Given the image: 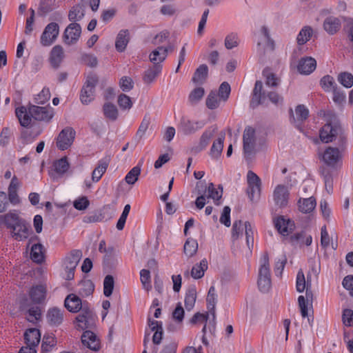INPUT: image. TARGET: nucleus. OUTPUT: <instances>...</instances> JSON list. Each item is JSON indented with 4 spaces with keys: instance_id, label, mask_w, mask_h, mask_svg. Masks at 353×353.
<instances>
[{
    "instance_id": "1",
    "label": "nucleus",
    "mask_w": 353,
    "mask_h": 353,
    "mask_svg": "<svg viewBox=\"0 0 353 353\" xmlns=\"http://www.w3.org/2000/svg\"><path fill=\"white\" fill-rule=\"evenodd\" d=\"M257 283L259 290L262 292H268L271 288L272 281L269 256L267 253H263L259 260Z\"/></svg>"
},
{
    "instance_id": "2",
    "label": "nucleus",
    "mask_w": 353,
    "mask_h": 353,
    "mask_svg": "<svg viewBox=\"0 0 353 353\" xmlns=\"http://www.w3.org/2000/svg\"><path fill=\"white\" fill-rule=\"evenodd\" d=\"M81 258L82 252L80 250H73L65 256L62 265L64 270L63 277L65 280L74 279L76 268Z\"/></svg>"
},
{
    "instance_id": "3",
    "label": "nucleus",
    "mask_w": 353,
    "mask_h": 353,
    "mask_svg": "<svg viewBox=\"0 0 353 353\" xmlns=\"http://www.w3.org/2000/svg\"><path fill=\"white\" fill-rule=\"evenodd\" d=\"M97 82L98 77L96 74L90 73L88 74L80 94L82 103L87 105L94 99L95 86Z\"/></svg>"
},
{
    "instance_id": "4",
    "label": "nucleus",
    "mask_w": 353,
    "mask_h": 353,
    "mask_svg": "<svg viewBox=\"0 0 353 353\" xmlns=\"http://www.w3.org/2000/svg\"><path fill=\"white\" fill-rule=\"evenodd\" d=\"M70 168L68 158L63 157L52 163L48 170V175L53 181H57L63 176Z\"/></svg>"
},
{
    "instance_id": "5",
    "label": "nucleus",
    "mask_w": 353,
    "mask_h": 353,
    "mask_svg": "<svg viewBox=\"0 0 353 353\" xmlns=\"http://www.w3.org/2000/svg\"><path fill=\"white\" fill-rule=\"evenodd\" d=\"M247 182L248 196L250 200L253 201L255 197L259 196L261 194V181L254 172L250 170L247 174Z\"/></svg>"
},
{
    "instance_id": "6",
    "label": "nucleus",
    "mask_w": 353,
    "mask_h": 353,
    "mask_svg": "<svg viewBox=\"0 0 353 353\" xmlns=\"http://www.w3.org/2000/svg\"><path fill=\"white\" fill-rule=\"evenodd\" d=\"M205 125V123L203 121H194L183 117L177 128L179 132H182L185 135H190L203 128Z\"/></svg>"
},
{
    "instance_id": "7",
    "label": "nucleus",
    "mask_w": 353,
    "mask_h": 353,
    "mask_svg": "<svg viewBox=\"0 0 353 353\" xmlns=\"http://www.w3.org/2000/svg\"><path fill=\"white\" fill-rule=\"evenodd\" d=\"M243 151L245 157L248 159L252 154L255 145V130L252 127L245 128L243 132Z\"/></svg>"
},
{
    "instance_id": "8",
    "label": "nucleus",
    "mask_w": 353,
    "mask_h": 353,
    "mask_svg": "<svg viewBox=\"0 0 353 353\" xmlns=\"http://www.w3.org/2000/svg\"><path fill=\"white\" fill-rule=\"evenodd\" d=\"M75 131L70 127L61 130L57 139V146L61 150H67L72 144Z\"/></svg>"
},
{
    "instance_id": "9",
    "label": "nucleus",
    "mask_w": 353,
    "mask_h": 353,
    "mask_svg": "<svg viewBox=\"0 0 353 353\" xmlns=\"http://www.w3.org/2000/svg\"><path fill=\"white\" fill-rule=\"evenodd\" d=\"M77 327L81 330H86L92 327L94 323V317L92 310L88 307H83L81 312L77 316Z\"/></svg>"
},
{
    "instance_id": "10",
    "label": "nucleus",
    "mask_w": 353,
    "mask_h": 353,
    "mask_svg": "<svg viewBox=\"0 0 353 353\" xmlns=\"http://www.w3.org/2000/svg\"><path fill=\"white\" fill-rule=\"evenodd\" d=\"M290 192L288 187L284 185H278L273 192V200L276 206L284 208L288 203Z\"/></svg>"
},
{
    "instance_id": "11",
    "label": "nucleus",
    "mask_w": 353,
    "mask_h": 353,
    "mask_svg": "<svg viewBox=\"0 0 353 353\" xmlns=\"http://www.w3.org/2000/svg\"><path fill=\"white\" fill-rule=\"evenodd\" d=\"M31 232L30 225L23 219L11 230V234L15 240L23 241L28 239Z\"/></svg>"
},
{
    "instance_id": "12",
    "label": "nucleus",
    "mask_w": 353,
    "mask_h": 353,
    "mask_svg": "<svg viewBox=\"0 0 353 353\" xmlns=\"http://www.w3.org/2000/svg\"><path fill=\"white\" fill-rule=\"evenodd\" d=\"M274 225L278 232L283 236H288L295 228L293 221L279 216L274 220Z\"/></svg>"
},
{
    "instance_id": "13",
    "label": "nucleus",
    "mask_w": 353,
    "mask_h": 353,
    "mask_svg": "<svg viewBox=\"0 0 353 353\" xmlns=\"http://www.w3.org/2000/svg\"><path fill=\"white\" fill-rule=\"evenodd\" d=\"M81 28L79 23H72L65 30L64 42L67 44L75 43L80 37Z\"/></svg>"
},
{
    "instance_id": "14",
    "label": "nucleus",
    "mask_w": 353,
    "mask_h": 353,
    "mask_svg": "<svg viewBox=\"0 0 353 353\" xmlns=\"http://www.w3.org/2000/svg\"><path fill=\"white\" fill-rule=\"evenodd\" d=\"M87 303H83L81 299L74 294H68L64 301L65 308L70 312L77 313L83 307H86Z\"/></svg>"
},
{
    "instance_id": "15",
    "label": "nucleus",
    "mask_w": 353,
    "mask_h": 353,
    "mask_svg": "<svg viewBox=\"0 0 353 353\" xmlns=\"http://www.w3.org/2000/svg\"><path fill=\"white\" fill-rule=\"evenodd\" d=\"M83 345L88 348L97 351L100 349V340L92 331L85 330L81 336Z\"/></svg>"
},
{
    "instance_id": "16",
    "label": "nucleus",
    "mask_w": 353,
    "mask_h": 353,
    "mask_svg": "<svg viewBox=\"0 0 353 353\" xmlns=\"http://www.w3.org/2000/svg\"><path fill=\"white\" fill-rule=\"evenodd\" d=\"M64 311L60 308L54 307L48 310L46 317L48 323L51 326H58L62 323L63 321Z\"/></svg>"
},
{
    "instance_id": "17",
    "label": "nucleus",
    "mask_w": 353,
    "mask_h": 353,
    "mask_svg": "<svg viewBox=\"0 0 353 353\" xmlns=\"http://www.w3.org/2000/svg\"><path fill=\"white\" fill-rule=\"evenodd\" d=\"M295 113L296 117L294 116L292 110H290L291 121L298 129H301L302 123L308 117L309 111L305 105H299L295 109Z\"/></svg>"
},
{
    "instance_id": "18",
    "label": "nucleus",
    "mask_w": 353,
    "mask_h": 353,
    "mask_svg": "<svg viewBox=\"0 0 353 353\" xmlns=\"http://www.w3.org/2000/svg\"><path fill=\"white\" fill-rule=\"evenodd\" d=\"M341 158V152L337 148L328 147L322 155L323 161L329 166H334Z\"/></svg>"
},
{
    "instance_id": "19",
    "label": "nucleus",
    "mask_w": 353,
    "mask_h": 353,
    "mask_svg": "<svg viewBox=\"0 0 353 353\" xmlns=\"http://www.w3.org/2000/svg\"><path fill=\"white\" fill-rule=\"evenodd\" d=\"M266 94L263 91V83L261 81H256L252 92L251 100V105L252 107L257 106L260 104L265 103Z\"/></svg>"
},
{
    "instance_id": "20",
    "label": "nucleus",
    "mask_w": 353,
    "mask_h": 353,
    "mask_svg": "<svg viewBox=\"0 0 353 353\" xmlns=\"http://www.w3.org/2000/svg\"><path fill=\"white\" fill-rule=\"evenodd\" d=\"M15 114L21 126L29 128L32 125L33 119L30 114L28 106L21 105L17 108Z\"/></svg>"
},
{
    "instance_id": "21",
    "label": "nucleus",
    "mask_w": 353,
    "mask_h": 353,
    "mask_svg": "<svg viewBox=\"0 0 353 353\" xmlns=\"http://www.w3.org/2000/svg\"><path fill=\"white\" fill-rule=\"evenodd\" d=\"M316 67V60L311 57H306L299 60L297 68L301 74H310L315 70Z\"/></svg>"
},
{
    "instance_id": "22",
    "label": "nucleus",
    "mask_w": 353,
    "mask_h": 353,
    "mask_svg": "<svg viewBox=\"0 0 353 353\" xmlns=\"http://www.w3.org/2000/svg\"><path fill=\"white\" fill-rule=\"evenodd\" d=\"M148 325L152 332H154L152 336V341L154 344H159L162 339L163 327L161 321L148 319Z\"/></svg>"
},
{
    "instance_id": "23",
    "label": "nucleus",
    "mask_w": 353,
    "mask_h": 353,
    "mask_svg": "<svg viewBox=\"0 0 353 353\" xmlns=\"http://www.w3.org/2000/svg\"><path fill=\"white\" fill-rule=\"evenodd\" d=\"M26 345L37 347L41 341V333L38 329L30 328L24 333Z\"/></svg>"
},
{
    "instance_id": "24",
    "label": "nucleus",
    "mask_w": 353,
    "mask_h": 353,
    "mask_svg": "<svg viewBox=\"0 0 353 353\" xmlns=\"http://www.w3.org/2000/svg\"><path fill=\"white\" fill-rule=\"evenodd\" d=\"M336 134V130L331 123L324 125L320 130L319 137L324 143L332 142Z\"/></svg>"
},
{
    "instance_id": "25",
    "label": "nucleus",
    "mask_w": 353,
    "mask_h": 353,
    "mask_svg": "<svg viewBox=\"0 0 353 353\" xmlns=\"http://www.w3.org/2000/svg\"><path fill=\"white\" fill-rule=\"evenodd\" d=\"M297 205L300 212L304 214H308L314 210L316 202L314 196L305 199L300 198Z\"/></svg>"
},
{
    "instance_id": "26",
    "label": "nucleus",
    "mask_w": 353,
    "mask_h": 353,
    "mask_svg": "<svg viewBox=\"0 0 353 353\" xmlns=\"http://www.w3.org/2000/svg\"><path fill=\"white\" fill-rule=\"evenodd\" d=\"M340 20L334 17H327L323 23V28L329 34H336L341 28Z\"/></svg>"
},
{
    "instance_id": "27",
    "label": "nucleus",
    "mask_w": 353,
    "mask_h": 353,
    "mask_svg": "<svg viewBox=\"0 0 353 353\" xmlns=\"http://www.w3.org/2000/svg\"><path fill=\"white\" fill-rule=\"evenodd\" d=\"M59 27L57 23L52 22L46 26V46L52 44L57 38Z\"/></svg>"
},
{
    "instance_id": "28",
    "label": "nucleus",
    "mask_w": 353,
    "mask_h": 353,
    "mask_svg": "<svg viewBox=\"0 0 353 353\" xmlns=\"http://www.w3.org/2000/svg\"><path fill=\"white\" fill-rule=\"evenodd\" d=\"M30 296L34 304H41L44 300V286L38 285L32 287L30 291Z\"/></svg>"
},
{
    "instance_id": "29",
    "label": "nucleus",
    "mask_w": 353,
    "mask_h": 353,
    "mask_svg": "<svg viewBox=\"0 0 353 353\" xmlns=\"http://www.w3.org/2000/svg\"><path fill=\"white\" fill-rule=\"evenodd\" d=\"M108 160L107 159H101L97 166L93 170L92 174V179L94 182H98L103 174L105 172L108 167Z\"/></svg>"
},
{
    "instance_id": "30",
    "label": "nucleus",
    "mask_w": 353,
    "mask_h": 353,
    "mask_svg": "<svg viewBox=\"0 0 353 353\" xmlns=\"http://www.w3.org/2000/svg\"><path fill=\"white\" fill-rule=\"evenodd\" d=\"M130 37L127 30H121L116 39L115 48L117 51L123 52L125 50L128 42Z\"/></svg>"
},
{
    "instance_id": "31",
    "label": "nucleus",
    "mask_w": 353,
    "mask_h": 353,
    "mask_svg": "<svg viewBox=\"0 0 353 353\" xmlns=\"http://www.w3.org/2000/svg\"><path fill=\"white\" fill-rule=\"evenodd\" d=\"M63 58V50L62 47L60 46H55L52 48L49 58L51 65L54 68L58 67L61 63Z\"/></svg>"
},
{
    "instance_id": "32",
    "label": "nucleus",
    "mask_w": 353,
    "mask_h": 353,
    "mask_svg": "<svg viewBox=\"0 0 353 353\" xmlns=\"http://www.w3.org/2000/svg\"><path fill=\"white\" fill-rule=\"evenodd\" d=\"M223 194V188L219 187L216 188L214 185L212 183H210L208 185L207 189V195L206 197L208 199H212L214 201L215 205H219V200L221 199Z\"/></svg>"
},
{
    "instance_id": "33",
    "label": "nucleus",
    "mask_w": 353,
    "mask_h": 353,
    "mask_svg": "<svg viewBox=\"0 0 353 353\" xmlns=\"http://www.w3.org/2000/svg\"><path fill=\"white\" fill-rule=\"evenodd\" d=\"M208 267V261L205 259H202L199 263L195 264L191 270V276L195 279H199L204 276L205 272Z\"/></svg>"
},
{
    "instance_id": "34",
    "label": "nucleus",
    "mask_w": 353,
    "mask_h": 353,
    "mask_svg": "<svg viewBox=\"0 0 353 353\" xmlns=\"http://www.w3.org/2000/svg\"><path fill=\"white\" fill-rule=\"evenodd\" d=\"M168 49L163 47H158L150 54V61L154 64L163 61L168 55Z\"/></svg>"
},
{
    "instance_id": "35",
    "label": "nucleus",
    "mask_w": 353,
    "mask_h": 353,
    "mask_svg": "<svg viewBox=\"0 0 353 353\" xmlns=\"http://www.w3.org/2000/svg\"><path fill=\"white\" fill-rule=\"evenodd\" d=\"M208 73V68L205 64H202L194 72L192 81L196 84H202Z\"/></svg>"
},
{
    "instance_id": "36",
    "label": "nucleus",
    "mask_w": 353,
    "mask_h": 353,
    "mask_svg": "<svg viewBox=\"0 0 353 353\" xmlns=\"http://www.w3.org/2000/svg\"><path fill=\"white\" fill-rule=\"evenodd\" d=\"M31 259L37 263H41L44 260V252L41 243H35L32 246L30 251Z\"/></svg>"
},
{
    "instance_id": "37",
    "label": "nucleus",
    "mask_w": 353,
    "mask_h": 353,
    "mask_svg": "<svg viewBox=\"0 0 353 353\" xmlns=\"http://www.w3.org/2000/svg\"><path fill=\"white\" fill-rule=\"evenodd\" d=\"M207 307L210 313L214 317L215 306L216 304V294L215 288L211 286L209 289L208 296L206 298Z\"/></svg>"
},
{
    "instance_id": "38",
    "label": "nucleus",
    "mask_w": 353,
    "mask_h": 353,
    "mask_svg": "<svg viewBox=\"0 0 353 353\" xmlns=\"http://www.w3.org/2000/svg\"><path fill=\"white\" fill-rule=\"evenodd\" d=\"M313 34V29L308 26H304L297 35L296 41L299 46L306 43Z\"/></svg>"
},
{
    "instance_id": "39",
    "label": "nucleus",
    "mask_w": 353,
    "mask_h": 353,
    "mask_svg": "<svg viewBox=\"0 0 353 353\" xmlns=\"http://www.w3.org/2000/svg\"><path fill=\"white\" fill-rule=\"evenodd\" d=\"M85 15V8L83 5L74 6L69 12L68 18L71 21H80Z\"/></svg>"
},
{
    "instance_id": "40",
    "label": "nucleus",
    "mask_w": 353,
    "mask_h": 353,
    "mask_svg": "<svg viewBox=\"0 0 353 353\" xmlns=\"http://www.w3.org/2000/svg\"><path fill=\"white\" fill-rule=\"evenodd\" d=\"M224 139L225 134H221L213 142L210 149V155L212 157L218 158L221 155L223 148Z\"/></svg>"
},
{
    "instance_id": "41",
    "label": "nucleus",
    "mask_w": 353,
    "mask_h": 353,
    "mask_svg": "<svg viewBox=\"0 0 353 353\" xmlns=\"http://www.w3.org/2000/svg\"><path fill=\"white\" fill-rule=\"evenodd\" d=\"M4 224L10 230H12L23 219L20 218L17 214L9 212L2 216Z\"/></svg>"
},
{
    "instance_id": "42",
    "label": "nucleus",
    "mask_w": 353,
    "mask_h": 353,
    "mask_svg": "<svg viewBox=\"0 0 353 353\" xmlns=\"http://www.w3.org/2000/svg\"><path fill=\"white\" fill-rule=\"evenodd\" d=\"M197 250V241L191 238L188 239L183 246V252L188 257H192L196 253Z\"/></svg>"
},
{
    "instance_id": "43",
    "label": "nucleus",
    "mask_w": 353,
    "mask_h": 353,
    "mask_svg": "<svg viewBox=\"0 0 353 353\" xmlns=\"http://www.w3.org/2000/svg\"><path fill=\"white\" fill-rule=\"evenodd\" d=\"M94 290V285L90 280H85L80 283L79 294L82 296L91 295Z\"/></svg>"
},
{
    "instance_id": "44",
    "label": "nucleus",
    "mask_w": 353,
    "mask_h": 353,
    "mask_svg": "<svg viewBox=\"0 0 353 353\" xmlns=\"http://www.w3.org/2000/svg\"><path fill=\"white\" fill-rule=\"evenodd\" d=\"M141 166L140 163H139L137 165L132 168L128 172L125 177V180L128 184L133 185L137 181L139 176L141 174Z\"/></svg>"
},
{
    "instance_id": "45",
    "label": "nucleus",
    "mask_w": 353,
    "mask_h": 353,
    "mask_svg": "<svg viewBox=\"0 0 353 353\" xmlns=\"http://www.w3.org/2000/svg\"><path fill=\"white\" fill-rule=\"evenodd\" d=\"M29 112L33 120L42 121L44 119V107L29 104Z\"/></svg>"
},
{
    "instance_id": "46",
    "label": "nucleus",
    "mask_w": 353,
    "mask_h": 353,
    "mask_svg": "<svg viewBox=\"0 0 353 353\" xmlns=\"http://www.w3.org/2000/svg\"><path fill=\"white\" fill-rule=\"evenodd\" d=\"M196 299V292L194 289L189 290L185 296V307L188 311H190L194 306Z\"/></svg>"
},
{
    "instance_id": "47",
    "label": "nucleus",
    "mask_w": 353,
    "mask_h": 353,
    "mask_svg": "<svg viewBox=\"0 0 353 353\" xmlns=\"http://www.w3.org/2000/svg\"><path fill=\"white\" fill-rule=\"evenodd\" d=\"M140 280L144 290L149 292L152 289L150 272L148 270L140 271Z\"/></svg>"
},
{
    "instance_id": "48",
    "label": "nucleus",
    "mask_w": 353,
    "mask_h": 353,
    "mask_svg": "<svg viewBox=\"0 0 353 353\" xmlns=\"http://www.w3.org/2000/svg\"><path fill=\"white\" fill-rule=\"evenodd\" d=\"M103 113L105 117L112 121L116 120L118 117V110L116 106L109 103L104 104Z\"/></svg>"
},
{
    "instance_id": "49",
    "label": "nucleus",
    "mask_w": 353,
    "mask_h": 353,
    "mask_svg": "<svg viewBox=\"0 0 353 353\" xmlns=\"http://www.w3.org/2000/svg\"><path fill=\"white\" fill-rule=\"evenodd\" d=\"M338 81L344 87L350 88L353 85V75L347 72H341L338 76Z\"/></svg>"
},
{
    "instance_id": "50",
    "label": "nucleus",
    "mask_w": 353,
    "mask_h": 353,
    "mask_svg": "<svg viewBox=\"0 0 353 353\" xmlns=\"http://www.w3.org/2000/svg\"><path fill=\"white\" fill-rule=\"evenodd\" d=\"M161 66L158 65H155L152 68L148 70L143 77L144 81L148 83L152 82L161 72Z\"/></svg>"
},
{
    "instance_id": "51",
    "label": "nucleus",
    "mask_w": 353,
    "mask_h": 353,
    "mask_svg": "<svg viewBox=\"0 0 353 353\" xmlns=\"http://www.w3.org/2000/svg\"><path fill=\"white\" fill-rule=\"evenodd\" d=\"M41 317V309L39 306H31L26 316L28 321L34 323Z\"/></svg>"
},
{
    "instance_id": "52",
    "label": "nucleus",
    "mask_w": 353,
    "mask_h": 353,
    "mask_svg": "<svg viewBox=\"0 0 353 353\" xmlns=\"http://www.w3.org/2000/svg\"><path fill=\"white\" fill-rule=\"evenodd\" d=\"M114 278L111 275H107L103 281V294L108 297L112 294L114 289Z\"/></svg>"
},
{
    "instance_id": "53",
    "label": "nucleus",
    "mask_w": 353,
    "mask_h": 353,
    "mask_svg": "<svg viewBox=\"0 0 353 353\" xmlns=\"http://www.w3.org/2000/svg\"><path fill=\"white\" fill-rule=\"evenodd\" d=\"M150 123V117L149 115L145 114L144 117L143 118L141 123L137 131L136 137H139V139H141L145 133L146 132L149 125Z\"/></svg>"
},
{
    "instance_id": "54",
    "label": "nucleus",
    "mask_w": 353,
    "mask_h": 353,
    "mask_svg": "<svg viewBox=\"0 0 353 353\" xmlns=\"http://www.w3.org/2000/svg\"><path fill=\"white\" fill-rule=\"evenodd\" d=\"M320 84L321 88L325 91V92H330L332 89H334V79L330 75H325L323 77L321 78L320 81Z\"/></svg>"
},
{
    "instance_id": "55",
    "label": "nucleus",
    "mask_w": 353,
    "mask_h": 353,
    "mask_svg": "<svg viewBox=\"0 0 353 353\" xmlns=\"http://www.w3.org/2000/svg\"><path fill=\"white\" fill-rule=\"evenodd\" d=\"M244 228L245 231L246 243L249 248L253 247L254 245V230L251 224L248 221L244 223Z\"/></svg>"
},
{
    "instance_id": "56",
    "label": "nucleus",
    "mask_w": 353,
    "mask_h": 353,
    "mask_svg": "<svg viewBox=\"0 0 353 353\" xmlns=\"http://www.w3.org/2000/svg\"><path fill=\"white\" fill-rule=\"evenodd\" d=\"M296 288L299 292H303L306 289V293H307L305 276L301 270L298 272L296 275Z\"/></svg>"
},
{
    "instance_id": "57",
    "label": "nucleus",
    "mask_w": 353,
    "mask_h": 353,
    "mask_svg": "<svg viewBox=\"0 0 353 353\" xmlns=\"http://www.w3.org/2000/svg\"><path fill=\"white\" fill-rule=\"evenodd\" d=\"M118 104L123 110H129L132 106L131 98L124 94H121L118 97Z\"/></svg>"
},
{
    "instance_id": "58",
    "label": "nucleus",
    "mask_w": 353,
    "mask_h": 353,
    "mask_svg": "<svg viewBox=\"0 0 353 353\" xmlns=\"http://www.w3.org/2000/svg\"><path fill=\"white\" fill-rule=\"evenodd\" d=\"M231 88L230 85L228 82H223L219 89L218 96L223 101H225L228 100L230 94Z\"/></svg>"
},
{
    "instance_id": "59",
    "label": "nucleus",
    "mask_w": 353,
    "mask_h": 353,
    "mask_svg": "<svg viewBox=\"0 0 353 353\" xmlns=\"http://www.w3.org/2000/svg\"><path fill=\"white\" fill-rule=\"evenodd\" d=\"M206 105L209 109L211 110H214L218 108L219 105V101L218 100V96L215 92H211L209 94L206 99Z\"/></svg>"
},
{
    "instance_id": "60",
    "label": "nucleus",
    "mask_w": 353,
    "mask_h": 353,
    "mask_svg": "<svg viewBox=\"0 0 353 353\" xmlns=\"http://www.w3.org/2000/svg\"><path fill=\"white\" fill-rule=\"evenodd\" d=\"M263 75L266 78L265 83L270 86H276L278 85V79L270 72L269 69H265L263 71Z\"/></svg>"
},
{
    "instance_id": "61",
    "label": "nucleus",
    "mask_w": 353,
    "mask_h": 353,
    "mask_svg": "<svg viewBox=\"0 0 353 353\" xmlns=\"http://www.w3.org/2000/svg\"><path fill=\"white\" fill-rule=\"evenodd\" d=\"M239 38L237 34L231 33L225 39V46L227 49H232L238 46Z\"/></svg>"
},
{
    "instance_id": "62",
    "label": "nucleus",
    "mask_w": 353,
    "mask_h": 353,
    "mask_svg": "<svg viewBox=\"0 0 353 353\" xmlns=\"http://www.w3.org/2000/svg\"><path fill=\"white\" fill-rule=\"evenodd\" d=\"M90 205V201L86 196H81L74 201L73 205L78 210H84Z\"/></svg>"
},
{
    "instance_id": "63",
    "label": "nucleus",
    "mask_w": 353,
    "mask_h": 353,
    "mask_svg": "<svg viewBox=\"0 0 353 353\" xmlns=\"http://www.w3.org/2000/svg\"><path fill=\"white\" fill-rule=\"evenodd\" d=\"M205 93L203 88L199 87L194 89L189 95V100L194 103L197 102L201 99Z\"/></svg>"
},
{
    "instance_id": "64",
    "label": "nucleus",
    "mask_w": 353,
    "mask_h": 353,
    "mask_svg": "<svg viewBox=\"0 0 353 353\" xmlns=\"http://www.w3.org/2000/svg\"><path fill=\"white\" fill-rule=\"evenodd\" d=\"M343 323L345 326L350 327L353 325V310L345 309L342 315Z\"/></svg>"
}]
</instances>
